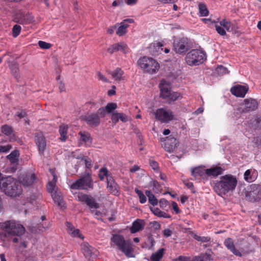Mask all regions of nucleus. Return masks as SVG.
<instances>
[{
    "mask_svg": "<svg viewBox=\"0 0 261 261\" xmlns=\"http://www.w3.org/2000/svg\"><path fill=\"white\" fill-rule=\"evenodd\" d=\"M0 228L4 230L2 234V239H8L12 240L13 243H16L20 241V247L25 248L28 243L22 240V236L25 232L24 227L19 221L14 220H7L0 223Z\"/></svg>",
    "mask_w": 261,
    "mask_h": 261,
    "instance_id": "1",
    "label": "nucleus"
},
{
    "mask_svg": "<svg viewBox=\"0 0 261 261\" xmlns=\"http://www.w3.org/2000/svg\"><path fill=\"white\" fill-rule=\"evenodd\" d=\"M236 177L231 174L221 176L214 182V190L219 195L222 196L230 191H233L237 185Z\"/></svg>",
    "mask_w": 261,
    "mask_h": 261,
    "instance_id": "2",
    "label": "nucleus"
},
{
    "mask_svg": "<svg viewBox=\"0 0 261 261\" xmlns=\"http://www.w3.org/2000/svg\"><path fill=\"white\" fill-rule=\"evenodd\" d=\"M0 189L5 193L11 197H16L22 192L20 183L11 176L5 178L2 177L0 173Z\"/></svg>",
    "mask_w": 261,
    "mask_h": 261,
    "instance_id": "3",
    "label": "nucleus"
},
{
    "mask_svg": "<svg viewBox=\"0 0 261 261\" xmlns=\"http://www.w3.org/2000/svg\"><path fill=\"white\" fill-rule=\"evenodd\" d=\"M111 247L116 248L124 253L126 256H130L133 251L129 241L125 240L124 237L119 234H113L110 239Z\"/></svg>",
    "mask_w": 261,
    "mask_h": 261,
    "instance_id": "4",
    "label": "nucleus"
},
{
    "mask_svg": "<svg viewBox=\"0 0 261 261\" xmlns=\"http://www.w3.org/2000/svg\"><path fill=\"white\" fill-rule=\"evenodd\" d=\"M206 58V54L203 51L194 49L188 53L185 60L188 65L195 66L202 64Z\"/></svg>",
    "mask_w": 261,
    "mask_h": 261,
    "instance_id": "5",
    "label": "nucleus"
},
{
    "mask_svg": "<svg viewBox=\"0 0 261 261\" xmlns=\"http://www.w3.org/2000/svg\"><path fill=\"white\" fill-rule=\"evenodd\" d=\"M138 63L145 72L151 74L156 73L160 68L159 64L154 59L146 56L140 58Z\"/></svg>",
    "mask_w": 261,
    "mask_h": 261,
    "instance_id": "6",
    "label": "nucleus"
},
{
    "mask_svg": "<svg viewBox=\"0 0 261 261\" xmlns=\"http://www.w3.org/2000/svg\"><path fill=\"white\" fill-rule=\"evenodd\" d=\"M190 47V43L187 38H176L173 40V49L177 54H185Z\"/></svg>",
    "mask_w": 261,
    "mask_h": 261,
    "instance_id": "7",
    "label": "nucleus"
},
{
    "mask_svg": "<svg viewBox=\"0 0 261 261\" xmlns=\"http://www.w3.org/2000/svg\"><path fill=\"white\" fill-rule=\"evenodd\" d=\"M92 186L91 177L87 174L71 184L70 188L74 190H87L88 188H92Z\"/></svg>",
    "mask_w": 261,
    "mask_h": 261,
    "instance_id": "8",
    "label": "nucleus"
},
{
    "mask_svg": "<svg viewBox=\"0 0 261 261\" xmlns=\"http://www.w3.org/2000/svg\"><path fill=\"white\" fill-rule=\"evenodd\" d=\"M155 116L162 123H168L174 119L173 112L169 109L164 108L158 109L155 113Z\"/></svg>",
    "mask_w": 261,
    "mask_h": 261,
    "instance_id": "9",
    "label": "nucleus"
},
{
    "mask_svg": "<svg viewBox=\"0 0 261 261\" xmlns=\"http://www.w3.org/2000/svg\"><path fill=\"white\" fill-rule=\"evenodd\" d=\"M81 250L86 258L89 261H94L97 256V250L90 246L87 242L81 245Z\"/></svg>",
    "mask_w": 261,
    "mask_h": 261,
    "instance_id": "10",
    "label": "nucleus"
},
{
    "mask_svg": "<svg viewBox=\"0 0 261 261\" xmlns=\"http://www.w3.org/2000/svg\"><path fill=\"white\" fill-rule=\"evenodd\" d=\"M258 107L257 101L253 99H245L240 105L239 110L246 113L255 110Z\"/></svg>",
    "mask_w": 261,
    "mask_h": 261,
    "instance_id": "11",
    "label": "nucleus"
},
{
    "mask_svg": "<svg viewBox=\"0 0 261 261\" xmlns=\"http://www.w3.org/2000/svg\"><path fill=\"white\" fill-rule=\"evenodd\" d=\"M34 137L35 142L38 147L39 152L43 154L46 146V139L43 133H35Z\"/></svg>",
    "mask_w": 261,
    "mask_h": 261,
    "instance_id": "12",
    "label": "nucleus"
},
{
    "mask_svg": "<svg viewBox=\"0 0 261 261\" xmlns=\"http://www.w3.org/2000/svg\"><path fill=\"white\" fill-rule=\"evenodd\" d=\"M78 200L81 202H85L91 208H97L99 204L91 196L83 193H79L77 196Z\"/></svg>",
    "mask_w": 261,
    "mask_h": 261,
    "instance_id": "13",
    "label": "nucleus"
},
{
    "mask_svg": "<svg viewBox=\"0 0 261 261\" xmlns=\"http://www.w3.org/2000/svg\"><path fill=\"white\" fill-rule=\"evenodd\" d=\"M248 89L249 88L247 85H237L231 88L230 92L232 94L237 97H244Z\"/></svg>",
    "mask_w": 261,
    "mask_h": 261,
    "instance_id": "14",
    "label": "nucleus"
},
{
    "mask_svg": "<svg viewBox=\"0 0 261 261\" xmlns=\"http://www.w3.org/2000/svg\"><path fill=\"white\" fill-rule=\"evenodd\" d=\"M248 196L254 200L261 198V185L252 184L250 186Z\"/></svg>",
    "mask_w": 261,
    "mask_h": 261,
    "instance_id": "15",
    "label": "nucleus"
},
{
    "mask_svg": "<svg viewBox=\"0 0 261 261\" xmlns=\"http://www.w3.org/2000/svg\"><path fill=\"white\" fill-rule=\"evenodd\" d=\"M163 146L165 150L171 152L173 151L177 144V140L174 137H168L165 139Z\"/></svg>",
    "mask_w": 261,
    "mask_h": 261,
    "instance_id": "16",
    "label": "nucleus"
},
{
    "mask_svg": "<svg viewBox=\"0 0 261 261\" xmlns=\"http://www.w3.org/2000/svg\"><path fill=\"white\" fill-rule=\"evenodd\" d=\"M36 180L35 174L31 173L23 175L20 178V184H21L24 187H29L32 185Z\"/></svg>",
    "mask_w": 261,
    "mask_h": 261,
    "instance_id": "17",
    "label": "nucleus"
},
{
    "mask_svg": "<svg viewBox=\"0 0 261 261\" xmlns=\"http://www.w3.org/2000/svg\"><path fill=\"white\" fill-rule=\"evenodd\" d=\"M66 226L68 233L73 238L78 237L83 240L84 237L81 233L79 229L75 228L74 226L70 222H66Z\"/></svg>",
    "mask_w": 261,
    "mask_h": 261,
    "instance_id": "18",
    "label": "nucleus"
},
{
    "mask_svg": "<svg viewBox=\"0 0 261 261\" xmlns=\"http://www.w3.org/2000/svg\"><path fill=\"white\" fill-rule=\"evenodd\" d=\"M49 172L52 175L53 178L51 181L48 182L46 187L48 192L51 194L54 192H55L58 190V188L56 186V182L57 181V176L56 175L54 169H50Z\"/></svg>",
    "mask_w": 261,
    "mask_h": 261,
    "instance_id": "19",
    "label": "nucleus"
},
{
    "mask_svg": "<svg viewBox=\"0 0 261 261\" xmlns=\"http://www.w3.org/2000/svg\"><path fill=\"white\" fill-rule=\"evenodd\" d=\"M85 120L91 126H96L100 123L99 116L96 113L87 115L85 117Z\"/></svg>",
    "mask_w": 261,
    "mask_h": 261,
    "instance_id": "20",
    "label": "nucleus"
},
{
    "mask_svg": "<svg viewBox=\"0 0 261 261\" xmlns=\"http://www.w3.org/2000/svg\"><path fill=\"white\" fill-rule=\"evenodd\" d=\"M119 50H121L123 53L126 54L128 52V48L125 44L120 43L114 44L108 49V51L111 54Z\"/></svg>",
    "mask_w": 261,
    "mask_h": 261,
    "instance_id": "21",
    "label": "nucleus"
},
{
    "mask_svg": "<svg viewBox=\"0 0 261 261\" xmlns=\"http://www.w3.org/2000/svg\"><path fill=\"white\" fill-rule=\"evenodd\" d=\"M107 188L110 192L114 195H116L119 192V187L112 176L107 177Z\"/></svg>",
    "mask_w": 261,
    "mask_h": 261,
    "instance_id": "22",
    "label": "nucleus"
},
{
    "mask_svg": "<svg viewBox=\"0 0 261 261\" xmlns=\"http://www.w3.org/2000/svg\"><path fill=\"white\" fill-rule=\"evenodd\" d=\"M159 87L161 91V97L166 99L171 92L170 85L165 81L162 80L160 84Z\"/></svg>",
    "mask_w": 261,
    "mask_h": 261,
    "instance_id": "23",
    "label": "nucleus"
},
{
    "mask_svg": "<svg viewBox=\"0 0 261 261\" xmlns=\"http://www.w3.org/2000/svg\"><path fill=\"white\" fill-rule=\"evenodd\" d=\"M225 246L230 250L233 254L238 256H241L242 253L235 248L234 242L232 240L228 238L224 242Z\"/></svg>",
    "mask_w": 261,
    "mask_h": 261,
    "instance_id": "24",
    "label": "nucleus"
},
{
    "mask_svg": "<svg viewBox=\"0 0 261 261\" xmlns=\"http://www.w3.org/2000/svg\"><path fill=\"white\" fill-rule=\"evenodd\" d=\"M224 169L218 166L212 167L206 169V175L208 176L216 177L223 173Z\"/></svg>",
    "mask_w": 261,
    "mask_h": 261,
    "instance_id": "25",
    "label": "nucleus"
},
{
    "mask_svg": "<svg viewBox=\"0 0 261 261\" xmlns=\"http://www.w3.org/2000/svg\"><path fill=\"white\" fill-rule=\"evenodd\" d=\"M145 225L144 221L143 220L137 219L133 223L132 226L130 228L132 233H136L144 228Z\"/></svg>",
    "mask_w": 261,
    "mask_h": 261,
    "instance_id": "26",
    "label": "nucleus"
},
{
    "mask_svg": "<svg viewBox=\"0 0 261 261\" xmlns=\"http://www.w3.org/2000/svg\"><path fill=\"white\" fill-rule=\"evenodd\" d=\"M191 175L195 178L203 177L206 175V169L202 166L195 167L191 169Z\"/></svg>",
    "mask_w": 261,
    "mask_h": 261,
    "instance_id": "27",
    "label": "nucleus"
},
{
    "mask_svg": "<svg viewBox=\"0 0 261 261\" xmlns=\"http://www.w3.org/2000/svg\"><path fill=\"white\" fill-rule=\"evenodd\" d=\"M80 141H82L86 145L90 146L92 143V138L90 135L87 132H80Z\"/></svg>",
    "mask_w": 261,
    "mask_h": 261,
    "instance_id": "28",
    "label": "nucleus"
},
{
    "mask_svg": "<svg viewBox=\"0 0 261 261\" xmlns=\"http://www.w3.org/2000/svg\"><path fill=\"white\" fill-rule=\"evenodd\" d=\"M50 194L56 203L61 207L64 206V203L63 201L62 196L60 192L57 190Z\"/></svg>",
    "mask_w": 261,
    "mask_h": 261,
    "instance_id": "29",
    "label": "nucleus"
},
{
    "mask_svg": "<svg viewBox=\"0 0 261 261\" xmlns=\"http://www.w3.org/2000/svg\"><path fill=\"white\" fill-rule=\"evenodd\" d=\"M211 259V255L209 253H205L194 256L191 261H210Z\"/></svg>",
    "mask_w": 261,
    "mask_h": 261,
    "instance_id": "30",
    "label": "nucleus"
},
{
    "mask_svg": "<svg viewBox=\"0 0 261 261\" xmlns=\"http://www.w3.org/2000/svg\"><path fill=\"white\" fill-rule=\"evenodd\" d=\"M68 127L67 125L61 124L59 127L60 139L62 141H65L67 139V132Z\"/></svg>",
    "mask_w": 261,
    "mask_h": 261,
    "instance_id": "31",
    "label": "nucleus"
},
{
    "mask_svg": "<svg viewBox=\"0 0 261 261\" xmlns=\"http://www.w3.org/2000/svg\"><path fill=\"white\" fill-rule=\"evenodd\" d=\"M19 153V151L15 150L7 156V158L12 164H17L18 161Z\"/></svg>",
    "mask_w": 261,
    "mask_h": 261,
    "instance_id": "32",
    "label": "nucleus"
},
{
    "mask_svg": "<svg viewBox=\"0 0 261 261\" xmlns=\"http://www.w3.org/2000/svg\"><path fill=\"white\" fill-rule=\"evenodd\" d=\"M165 249L161 248L158 250L156 252L153 253L150 257L152 261H160L163 257Z\"/></svg>",
    "mask_w": 261,
    "mask_h": 261,
    "instance_id": "33",
    "label": "nucleus"
},
{
    "mask_svg": "<svg viewBox=\"0 0 261 261\" xmlns=\"http://www.w3.org/2000/svg\"><path fill=\"white\" fill-rule=\"evenodd\" d=\"M145 194L148 197L149 202L154 206L158 204V200L150 191L146 190Z\"/></svg>",
    "mask_w": 261,
    "mask_h": 261,
    "instance_id": "34",
    "label": "nucleus"
},
{
    "mask_svg": "<svg viewBox=\"0 0 261 261\" xmlns=\"http://www.w3.org/2000/svg\"><path fill=\"white\" fill-rule=\"evenodd\" d=\"M123 71L120 68H116L112 72V76L116 81H120L122 79Z\"/></svg>",
    "mask_w": 261,
    "mask_h": 261,
    "instance_id": "35",
    "label": "nucleus"
},
{
    "mask_svg": "<svg viewBox=\"0 0 261 261\" xmlns=\"http://www.w3.org/2000/svg\"><path fill=\"white\" fill-rule=\"evenodd\" d=\"M10 68L12 74L16 79H18L20 77L19 69L18 64L16 63L11 64L10 66Z\"/></svg>",
    "mask_w": 261,
    "mask_h": 261,
    "instance_id": "36",
    "label": "nucleus"
},
{
    "mask_svg": "<svg viewBox=\"0 0 261 261\" xmlns=\"http://www.w3.org/2000/svg\"><path fill=\"white\" fill-rule=\"evenodd\" d=\"M181 97L180 94L177 92H171L165 99L167 102L171 103L178 99Z\"/></svg>",
    "mask_w": 261,
    "mask_h": 261,
    "instance_id": "37",
    "label": "nucleus"
},
{
    "mask_svg": "<svg viewBox=\"0 0 261 261\" xmlns=\"http://www.w3.org/2000/svg\"><path fill=\"white\" fill-rule=\"evenodd\" d=\"M198 9L201 16H206L208 15V11L204 3H201L198 5Z\"/></svg>",
    "mask_w": 261,
    "mask_h": 261,
    "instance_id": "38",
    "label": "nucleus"
},
{
    "mask_svg": "<svg viewBox=\"0 0 261 261\" xmlns=\"http://www.w3.org/2000/svg\"><path fill=\"white\" fill-rule=\"evenodd\" d=\"M2 132L5 135L11 137L13 135L12 128L8 125H4L2 126Z\"/></svg>",
    "mask_w": 261,
    "mask_h": 261,
    "instance_id": "39",
    "label": "nucleus"
},
{
    "mask_svg": "<svg viewBox=\"0 0 261 261\" xmlns=\"http://www.w3.org/2000/svg\"><path fill=\"white\" fill-rule=\"evenodd\" d=\"M33 21V17L29 14L22 15L20 17V21L22 23H31Z\"/></svg>",
    "mask_w": 261,
    "mask_h": 261,
    "instance_id": "40",
    "label": "nucleus"
},
{
    "mask_svg": "<svg viewBox=\"0 0 261 261\" xmlns=\"http://www.w3.org/2000/svg\"><path fill=\"white\" fill-rule=\"evenodd\" d=\"M99 177L101 180H104L105 178L108 176H111L110 174H108V170L106 168H102L100 169L98 174Z\"/></svg>",
    "mask_w": 261,
    "mask_h": 261,
    "instance_id": "41",
    "label": "nucleus"
},
{
    "mask_svg": "<svg viewBox=\"0 0 261 261\" xmlns=\"http://www.w3.org/2000/svg\"><path fill=\"white\" fill-rule=\"evenodd\" d=\"M135 191L139 198L140 202L141 203H145L146 201V196L143 194V193L137 188L135 189Z\"/></svg>",
    "mask_w": 261,
    "mask_h": 261,
    "instance_id": "42",
    "label": "nucleus"
},
{
    "mask_svg": "<svg viewBox=\"0 0 261 261\" xmlns=\"http://www.w3.org/2000/svg\"><path fill=\"white\" fill-rule=\"evenodd\" d=\"M216 71L217 73L219 75L226 74L229 72L227 69L222 65L218 66L216 68Z\"/></svg>",
    "mask_w": 261,
    "mask_h": 261,
    "instance_id": "43",
    "label": "nucleus"
},
{
    "mask_svg": "<svg viewBox=\"0 0 261 261\" xmlns=\"http://www.w3.org/2000/svg\"><path fill=\"white\" fill-rule=\"evenodd\" d=\"M194 238L196 240L201 242H208L211 240V238L209 237H201L197 234L194 236Z\"/></svg>",
    "mask_w": 261,
    "mask_h": 261,
    "instance_id": "44",
    "label": "nucleus"
},
{
    "mask_svg": "<svg viewBox=\"0 0 261 261\" xmlns=\"http://www.w3.org/2000/svg\"><path fill=\"white\" fill-rule=\"evenodd\" d=\"M105 108L107 113H110L117 108V104L115 103H109Z\"/></svg>",
    "mask_w": 261,
    "mask_h": 261,
    "instance_id": "45",
    "label": "nucleus"
},
{
    "mask_svg": "<svg viewBox=\"0 0 261 261\" xmlns=\"http://www.w3.org/2000/svg\"><path fill=\"white\" fill-rule=\"evenodd\" d=\"M21 27L19 25L15 24L13 26L12 31H13V36L14 37H16L19 35L21 31Z\"/></svg>",
    "mask_w": 261,
    "mask_h": 261,
    "instance_id": "46",
    "label": "nucleus"
},
{
    "mask_svg": "<svg viewBox=\"0 0 261 261\" xmlns=\"http://www.w3.org/2000/svg\"><path fill=\"white\" fill-rule=\"evenodd\" d=\"M244 179L248 182H252L253 180L252 177L251 176V171L250 170H247L244 174Z\"/></svg>",
    "mask_w": 261,
    "mask_h": 261,
    "instance_id": "47",
    "label": "nucleus"
},
{
    "mask_svg": "<svg viewBox=\"0 0 261 261\" xmlns=\"http://www.w3.org/2000/svg\"><path fill=\"white\" fill-rule=\"evenodd\" d=\"M220 24L228 31L229 30L231 27L230 22L226 21L225 19H223L221 20L220 22Z\"/></svg>",
    "mask_w": 261,
    "mask_h": 261,
    "instance_id": "48",
    "label": "nucleus"
},
{
    "mask_svg": "<svg viewBox=\"0 0 261 261\" xmlns=\"http://www.w3.org/2000/svg\"><path fill=\"white\" fill-rule=\"evenodd\" d=\"M134 20L133 19L130 18H127L124 19L122 22L120 23V24L123 27V28L125 29L126 30L128 27V23H132L134 22Z\"/></svg>",
    "mask_w": 261,
    "mask_h": 261,
    "instance_id": "49",
    "label": "nucleus"
},
{
    "mask_svg": "<svg viewBox=\"0 0 261 261\" xmlns=\"http://www.w3.org/2000/svg\"><path fill=\"white\" fill-rule=\"evenodd\" d=\"M215 28L217 32L221 36H224L226 35L225 30L221 25L216 24L215 25Z\"/></svg>",
    "mask_w": 261,
    "mask_h": 261,
    "instance_id": "50",
    "label": "nucleus"
},
{
    "mask_svg": "<svg viewBox=\"0 0 261 261\" xmlns=\"http://www.w3.org/2000/svg\"><path fill=\"white\" fill-rule=\"evenodd\" d=\"M38 45L42 49H48L51 47V44L50 43L43 41H39L38 42Z\"/></svg>",
    "mask_w": 261,
    "mask_h": 261,
    "instance_id": "51",
    "label": "nucleus"
},
{
    "mask_svg": "<svg viewBox=\"0 0 261 261\" xmlns=\"http://www.w3.org/2000/svg\"><path fill=\"white\" fill-rule=\"evenodd\" d=\"M127 30L123 28V27H122V25L120 24L116 31V34L119 36H122L125 34Z\"/></svg>",
    "mask_w": 261,
    "mask_h": 261,
    "instance_id": "52",
    "label": "nucleus"
},
{
    "mask_svg": "<svg viewBox=\"0 0 261 261\" xmlns=\"http://www.w3.org/2000/svg\"><path fill=\"white\" fill-rule=\"evenodd\" d=\"M119 117L120 115L119 113H113L111 116L112 122L114 124H116L119 120Z\"/></svg>",
    "mask_w": 261,
    "mask_h": 261,
    "instance_id": "53",
    "label": "nucleus"
},
{
    "mask_svg": "<svg viewBox=\"0 0 261 261\" xmlns=\"http://www.w3.org/2000/svg\"><path fill=\"white\" fill-rule=\"evenodd\" d=\"M107 113H108L105 107L99 109L96 112V114H98V116L100 117H104Z\"/></svg>",
    "mask_w": 261,
    "mask_h": 261,
    "instance_id": "54",
    "label": "nucleus"
},
{
    "mask_svg": "<svg viewBox=\"0 0 261 261\" xmlns=\"http://www.w3.org/2000/svg\"><path fill=\"white\" fill-rule=\"evenodd\" d=\"M151 212L155 216L160 217L162 211L157 207H150Z\"/></svg>",
    "mask_w": 261,
    "mask_h": 261,
    "instance_id": "55",
    "label": "nucleus"
},
{
    "mask_svg": "<svg viewBox=\"0 0 261 261\" xmlns=\"http://www.w3.org/2000/svg\"><path fill=\"white\" fill-rule=\"evenodd\" d=\"M11 148V146L9 145H8L7 146H0V152H7Z\"/></svg>",
    "mask_w": 261,
    "mask_h": 261,
    "instance_id": "56",
    "label": "nucleus"
},
{
    "mask_svg": "<svg viewBox=\"0 0 261 261\" xmlns=\"http://www.w3.org/2000/svg\"><path fill=\"white\" fill-rule=\"evenodd\" d=\"M174 261H190V258L188 257L184 256H179L178 257L174 258Z\"/></svg>",
    "mask_w": 261,
    "mask_h": 261,
    "instance_id": "57",
    "label": "nucleus"
},
{
    "mask_svg": "<svg viewBox=\"0 0 261 261\" xmlns=\"http://www.w3.org/2000/svg\"><path fill=\"white\" fill-rule=\"evenodd\" d=\"M172 234V231L169 229H165L163 231V234L165 237H169Z\"/></svg>",
    "mask_w": 261,
    "mask_h": 261,
    "instance_id": "58",
    "label": "nucleus"
},
{
    "mask_svg": "<svg viewBox=\"0 0 261 261\" xmlns=\"http://www.w3.org/2000/svg\"><path fill=\"white\" fill-rule=\"evenodd\" d=\"M150 165L154 170H158V163L156 162L150 160Z\"/></svg>",
    "mask_w": 261,
    "mask_h": 261,
    "instance_id": "59",
    "label": "nucleus"
},
{
    "mask_svg": "<svg viewBox=\"0 0 261 261\" xmlns=\"http://www.w3.org/2000/svg\"><path fill=\"white\" fill-rule=\"evenodd\" d=\"M160 205L162 207H165L166 206L168 205V202L165 199H161L160 200Z\"/></svg>",
    "mask_w": 261,
    "mask_h": 261,
    "instance_id": "60",
    "label": "nucleus"
},
{
    "mask_svg": "<svg viewBox=\"0 0 261 261\" xmlns=\"http://www.w3.org/2000/svg\"><path fill=\"white\" fill-rule=\"evenodd\" d=\"M159 2L162 4H174L177 0H157Z\"/></svg>",
    "mask_w": 261,
    "mask_h": 261,
    "instance_id": "61",
    "label": "nucleus"
},
{
    "mask_svg": "<svg viewBox=\"0 0 261 261\" xmlns=\"http://www.w3.org/2000/svg\"><path fill=\"white\" fill-rule=\"evenodd\" d=\"M119 119H120L121 121H122L123 122H126V121H127L128 118L125 114L123 113H119Z\"/></svg>",
    "mask_w": 261,
    "mask_h": 261,
    "instance_id": "62",
    "label": "nucleus"
},
{
    "mask_svg": "<svg viewBox=\"0 0 261 261\" xmlns=\"http://www.w3.org/2000/svg\"><path fill=\"white\" fill-rule=\"evenodd\" d=\"M172 205L173 210L176 214H178L180 212V210L178 207L177 204L175 202H172Z\"/></svg>",
    "mask_w": 261,
    "mask_h": 261,
    "instance_id": "63",
    "label": "nucleus"
},
{
    "mask_svg": "<svg viewBox=\"0 0 261 261\" xmlns=\"http://www.w3.org/2000/svg\"><path fill=\"white\" fill-rule=\"evenodd\" d=\"M85 163L86 167L88 168H91L92 165L91 160L89 159H85Z\"/></svg>",
    "mask_w": 261,
    "mask_h": 261,
    "instance_id": "64",
    "label": "nucleus"
}]
</instances>
